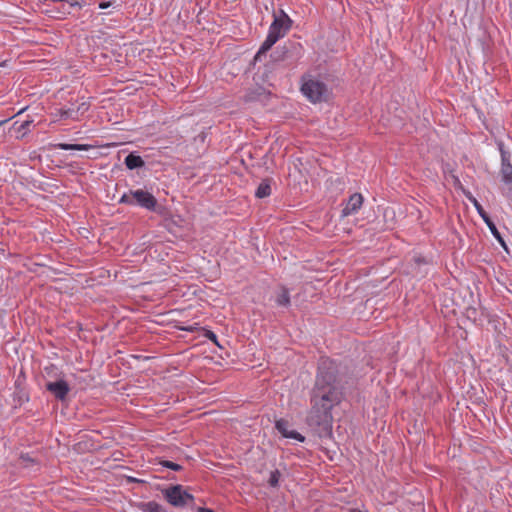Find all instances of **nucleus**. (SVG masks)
Returning a JSON list of instances; mask_svg holds the SVG:
<instances>
[{"mask_svg": "<svg viewBox=\"0 0 512 512\" xmlns=\"http://www.w3.org/2000/svg\"><path fill=\"white\" fill-rule=\"evenodd\" d=\"M341 396L335 362L322 359L311 399L312 407L308 414V423L315 426L328 424L332 419L331 410L340 402Z\"/></svg>", "mask_w": 512, "mask_h": 512, "instance_id": "obj_1", "label": "nucleus"}, {"mask_svg": "<svg viewBox=\"0 0 512 512\" xmlns=\"http://www.w3.org/2000/svg\"><path fill=\"white\" fill-rule=\"evenodd\" d=\"M300 90L313 104L327 102L331 97V90L327 84L312 75L302 77Z\"/></svg>", "mask_w": 512, "mask_h": 512, "instance_id": "obj_2", "label": "nucleus"}, {"mask_svg": "<svg viewBox=\"0 0 512 512\" xmlns=\"http://www.w3.org/2000/svg\"><path fill=\"white\" fill-rule=\"evenodd\" d=\"M291 20L287 14L281 11L280 15H274L268 35L261 45L259 53L268 51L279 39L283 38L290 30Z\"/></svg>", "mask_w": 512, "mask_h": 512, "instance_id": "obj_3", "label": "nucleus"}, {"mask_svg": "<svg viewBox=\"0 0 512 512\" xmlns=\"http://www.w3.org/2000/svg\"><path fill=\"white\" fill-rule=\"evenodd\" d=\"M119 203L127 205H139L148 210H154L157 204L156 198L148 191L137 189L124 193Z\"/></svg>", "mask_w": 512, "mask_h": 512, "instance_id": "obj_4", "label": "nucleus"}, {"mask_svg": "<svg viewBox=\"0 0 512 512\" xmlns=\"http://www.w3.org/2000/svg\"><path fill=\"white\" fill-rule=\"evenodd\" d=\"M164 497L174 507H183L194 500L193 495L179 484L167 488L164 491Z\"/></svg>", "mask_w": 512, "mask_h": 512, "instance_id": "obj_5", "label": "nucleus"}, {"mask_svg": "<svg viewBox=\"0 0 512 512\" xmlns=\"http://www.w3.org/2000/svg\"><path fill=\"white\" fill-rule=\"evenodd\" d=\"M466 196H467L468 200L473 204V206L475 207V209L477 210L478 214L483 219L485 224L488 226L492 235L499 241V243L502 246H505V242H504L500 232L498 231L495 223L491 220V218L489 217L488 213L484 210L482 205L478 202V200L471 193H467Z\"/></svg>", "mask_w": 512, "mask_h": 512, "instance_id": "obj_6", "label": "nucleus"}, {"mask_svg": "<svg viewBox=\"0 0 512 512\" xmlns=\"http://www.w3.org/2000/svg\"><path fill=\"white\" fill-rule=\"evenodd\" d=\"M364 198L361 193L352 194L341 211V217L356 214L362 207Z\"/></svg>", "mask_w": 512, "mask_h": 512, "instance_id": "obj_7", "label": "nucleus"}, {"mask_svg": "<svg viewBox=\"0 0 512 512\" xmlns=\"http://www.w3.org/2000/svg\"><path fill=\"white\" fill-rule=\"evenodd\" d=\"M46 389L51 392L54 397L60 401H64L70 391L68 383L64 380H58L55 382H48Z\"/></svg>", "mask_w": 512, "mask_h": 512, "instance_id": "obj_8", "label": "nucleus"}, {"mask_svg": "<svg viewBox=\"0 0 512 512\" xmlns=\"http://www.w3.org/2000/svg\"><path fill=\"white\" fill-rule=\"evenodd\" d=\"M275 427L279 431V433L285 438L294 439L299 442H304L305 440V437L301 435L299 432L289 429L290 424L285 419L277 420L275 422Z\"/></svg>", "mask_w": 512, "mask_h": 512, "instance_id": "obj_9", "label": "nucleus"}, {"mask_svg": "<svg viewBox=\"0 0 512 512\" xmlns=\"http://www.w3.org/2000/svg\"><path fill=\"white\" fill-rule=\"evenodd\" d=\"M275 302L278 306L287 307L290 305L289 290L286 287L281 286L279 288L275 296Z\"/></svg>", "mask_w": 512, "mask_h": 512, "instance_id": "obj_10", "label": "nucleus"}, {"mask_svg": "<svg viewBox=\"0 0 512 512\" xmlns=\"http://www.w3.org/2000/svg\"><path fill=\"white\" fill-rule=\"evenodd\" d=\"M124 163L130 170L143 167L145 164L144 160L140 156L133 153H130L128 156H126Z\"/></svg>", "mask_w": 512, "mask_h": 512, "instance_id": "obj_11", "label": "nucleus"}, {"mask_svg": "<svg viewBox=\"0 0 512 512\" xmlns=\"http://www.w3.org/2000/svg\"><path fill=\"white\" fill-rule=\"evenodd\" d=\"M56 116H58L60 119H72L75 121L79 120L78 115L75 114V108H59L56 110L55 113Z\"/></svg>", "mask_w": 512, "mask_h": 512, "instance_id": "obj_12", "label": "nucleus"}, {"mask_svg": "<svg viewBox=\"0 0 512 512\" xmlns=\"http://www.w3.org/2000/svg\"><path fill=\"white\" fill-rule=\"evenodd\" d=\"M32 124V121L31 120H26V121H23L21 124L17 125V123H15L13 125V129L15 130L16 132V137L18 139H21L23 138L28 132H29V128H30V125Z\"/></svg>", "mask_w": 512, "mask_h": 512, "instance_id": "obj_13", "label": "nucleus"}, {"mask_svg": "<svg viewBox=\"0 0 512 512\" xmlns=\"http://www.w3.org/2000/svg\"><path fill=\"white\" fill-rule=\"evenodd\" d=\"M271 194V185H270V181L269 180H263L256 192H255V195L256 197L258 198H265V197H268L269 195Z\"/></svg>", "mask_w": 512, "mask_h": 512, "instance_id": "obj_14", "label": "nucleus"}, {"mask_svg": "<svg viewBox=\"0 0 512 512\" xmlns=\"http://www.w3.org/2000/svg\"><path fill=\"white\" fill-rule=\"evenodd\" d=\"M139 509L143 512H162V506L155 501L142 502L139 504Z\"/></svg>", "mask_w": 512, "mask_h": 512, "instance_id": "obj_15", "label": "nucleus"}, {"mask_svg": "<svg viewBox=\"0 0 512 512\" xmlns=\"http://www.w3.org/2000/svg\"><path fill=\"white\" fill-rule=\"evenodd\" d=\"M57 147L61 150H76V151H87L91 148L88 144H67V143H59Z\"/></svg>", "mask_w": 512, "mask_h": 512, "instance_id": "obj_16", "label": "nucleus"}, {"mask_svg": "<svg viewBox=\"0 0 512 512\" xmlns=\"http://www.w3.org/2000/svg\"><path fill=\"white\" fill-rule=\"evenodd\" d=\"M280 472L278 470H274L271 472L268 483L271 487H277L280 480Z\"/></svg>", "mask_w": 512, "mask_h": 512, "instance_id": "obj_17", "label": "nucleus"}, {"mask_svg": "<svg viewBox=\"0 0 512 512\" xmlns=\"http://www.w3.org/2000/svg\"><path fill=\"white\" fill-rule=\"evenodd\" d=\"M160 465L165 467V468L174 470V471H179V470L182 469L181 465H179L177 463H174L172 461H169V460H162V461H160Z\"/></svg>", "mask_w": 512, "mask_h": 512, "instance_id": "obj_18", "label": "nucleus"}, {"mask_svg": "<svg viewBox=\"0 0 512 512\" xmlns=\"http://www.w3.org/2000/svg\"><path fill=\"white\" fill-rule=\"evenodd\" d=\"M74 108H75V114L78 115V117L80 118L84 113H86L88 111L89 104L86 102H82L77 107H74Z\"/></svg>", "mask_w": 512, "mask_h": 512, "instance_id": "obj_19", "label": "nucleus"}, {"mask_svg": "<svg viewBox=\"0 0 512 512\" xmlns=\"http://www.w3.org/2000/svg\"><path fill=\"white\" fill-rule=\"evenodd\" d=\"M205 336H206L209 340H211L212 342H214L215 344H217V336H216V334H215L214 332H212V331L208 330V331H206Z\"/></svg>", "mask_w": 512, "mask_h": 512, "instance_id": "obj_20", "label": "nucleus"}, {"mask_svg": "<svg viewBox=\"0 0 512 512\" xmlns=\"http://www.w3.org/2000/svg\"><path fill=\"white\" fill-rule=\"evenodd\" d=\"M109 6H110V4H109V3H107V2H101V3L99 4V8H101V9H106V8H108Z\"/></svg>", "mask_w": 512, "mask_h": 512, "instance_id": "obj_21", "label": "nucleus"}, {"mask_svg": "<svg viewBox=\"0 0 512 512\" xmlns=\"http://www.w3.org/2000/svg\"><path fill=\"white\" fill-rule=\"evenodd\" d=\"M68 3H69L71 6L79 5V3H78V1H77V0H68Z\"/></svg>", "mask_w": 512, "mask_h": 512, "instance_id": "obj_22", "label": "nucleus"}, {"mask_svg": "<svg viewBox=\"0 0 512 512\" xmlns=\"http://www.w3.org/2000/svg\"><path fill=\"white\" fill-rule=\"evenodd\" d=\"M351 512H368L367 510L363 511L360 509H352Z\"/></svg>", "mask_w": 512, "mask_h": 512, "instance_id": "obj_23", "label": "nucleus"}, {"mask_svg": "<svg viewBox=\"0 0 512 512\" xmlns=\"http://www.w3.org/2000/svg\"><path fill=\"white\" fill-rule=\"evenodd\" d=\"M183 330H186V331H193V328H192V327H187V328H183Z\"/></svg>", "mask_w": 512, "mask_h": 512, "instance_id": "obj_24", "label": "nucleus"}, {"mask_svg": "<svg viewBox=\"0 0 512 512\" xmlns=\"http://www.w3.org/2000/svg\"><path fill=\"white\" fill-rule=\"evenodd\" d=\"M8 120H2L0 121V126H2L3 124H5Z\"/></svg>", "mask_w": 512, "mask_h": 512, "instance_id": "obj_25", "label": "nucleus"}]
</instances>
